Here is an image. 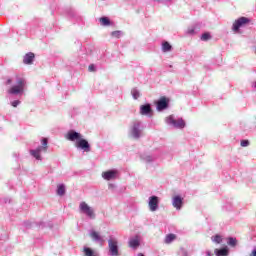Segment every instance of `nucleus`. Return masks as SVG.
Wrapping results in <instances>:
<instances>
[{"label":"nucleus","mask_w":256,"mask_h":256,"mask_svg":"<svg viewBox=\"0 0 256 256\" xmlns=\"http://www.w3.org/2000/svg\"><path fill=\"white\" fill-rule=\"evenodd\" d=\"M47 138H44L42 140V146H39L38 148H36L35 150H30V155H32V157H35L37 159V161H41L43 158L41 157V152L43 151L44 153L47 152Z\"/></svg>","instance_id":"nucleus-6"},{"label":"nucleus","mask_w":256,"mask_h":256,"mask_svg":"<svg viewBox=\"0 0 256 256\" xmlns=\"http://www.w3.org/2000/svg\"><path fill=\"white\" fill-rule=\"evenodd\" d=\"M143 159H144V161H146L147 163H151V161H153V157H151V156H146V157H144Z\"/></svg>","instance_id":"nucleus-33"},{"label":"nucleus","mask_w":256,"mask_h":256,"mask_svg":"<svg viewBox=\"0 0 256 256\" xmlns=\"http://www.w3.org/2000/svg\"><path fill=\"white\" fill-rule=\"evenodd\" d=\"M187 35H195V27H189L186 31Z\"/></svg>","instance_id":"nucleus-28"},{"label":"nucleus","mask_w":256,"mask_h":256,"mask_svg":"<svg viewBox=\"0 0 256 256\" xmlns=\"http://www.w3.org/2000/svg\"><path fill=\"white\" fill-rule=\"evenodd\" d=\"M209 39H211V34L209 33L202 34L201 41H209Z\"/></svg>","instance_id":"nucleus-27"},{"label":"nucleus","mask_w":256,"mask_h":256,"mask_svg":"<svg viewBox=\"0 0 256 256\" xmlns=\"http://www.w3.org/2000/svg\"><path fill=\"white\" fill-rule=\"evenodd\" d=\"M148 207L152 212L157 211V209H159V197L150 196L148 199Z\"/></svg>","instance_id":"nucleus-10"},{"label":"nucleus","mask_w":256,"mask_h":256,"mask_svg":"<svg viewBox=\"0 0 256 256\" xmlns=\"http://www.w3.org/2000/svg\"><path fill=\"white\" fill-rule=\"evenodd\" d=\"M57 195H59L60 197H63V195H65V186L63 184L58 185Z\"/></svg>","instance_id":"nucleus-22"},{"label":"nucleus","mask_w":256,"mask_h":256,"mask_svg":"<svg viewBox=\"0 0 256 256\" xmlns=\"http://www.w3.org/2000/svg\"><path fill=\"white\" fill-rule=\"evenodd\" d=\"M33 61H35V54L33 52L25 54L23 58L24 65H33Z\"/></svg>","instance_id":"nucleus-12"},{"label":"nucleus","mask_w":256,"mask_h":256,"mask_svg":"<svg viewBox=\"0 0 256 256\" xmlns=\"http://www.w3.org/2000/svg\"><path fill=\"white\" fill-rule=\"evenodd\" d=\"M240 145L241 147H249L250 142L249 140H241Z\"/></svg>","instance_id":"nucleus-29"},{"label":"nucleus","mask_w":256,"mask_h":256,"mask_svg":"<svg viewBox=\"0 0 256 256\" xmlns=\"http://www.w3.org/2000/svg\"><path fill=\"white\" fill-rule=\"evenodd\" d=\"M143 135V128L140 121H134L130 127L129 136L132 139H139Z\"/></svg>","instance_id":"nucleus-4"},{"label":"nucleus","mask_w":256,"mask_h":256,"mask_svg":"<svg viewBox=\"0 0 256 256\" xmlns=\"http://www.w3.org/2000/svg\"><path fill=\"white\" fill-rule=\"evenodd\" d=\"M174 0H161L162 5H171Z\"/></svg>","instance_id":"nucleus-31"},{"label":"nucleus","mask_w":256,"mask_h":256,"mask_svg":"<svg viewBox=\"0 0 256 256\" xmlns=\"http://www.w3.org/2000/svg\"><path fill=\"white\" fill-rule=\"evenodd\" d=\"M137 256H145V255H143V253H139Z\"/></svg>","instance_id":"nucleus-38"},{"label":"nucleus","mask_w":256,"mask_h":256,"mask_svg":"<svg viewBox=\"0 0 256 256\" xmlns=\"http://www.w3.org/2000/svg\"><path fill=\"white\" fill-rule=\"evenodd\" d=\"M89 236L91 237L92 241H95L96 243H103L104 241L99 232L95 230L90 231Z\"/></svg>","instance_id":"nucleus-14"},{"label":"nucleus","mask_w":256,"mask_h":256,"mask_svg":"<svg viewBox=\"0 0 256 256\" xmlns=\"http://www.w3.org/2000/svg\"><path fill=\"white\" fill-rule=\"evenodd\" d=\"M12 82H13V81H12L11 79H8V80H7V85H11Z\"/></svg>","instance_id":"nucleus-36"},{"label":"nucleus","mask_w":256,"mask_h":256,"mask_svg":"<svg viewBox=\"0 0 256 256\" xmlns=\"http://www.w3.org/2000/svg\"><path fill=\"white\" fill-rule=\"evenodd\" d=\"M171 51H173V46H171L167 41L162 42V52L171 53Z\"/></svg>","instance_id":"nucleus-18"},{"label":"nucleus","mask_w":256,"mask_h":256,"mask_svg":"<svg viewBox=\"0 0 256 256\" xmlns=\"http://www.w3.org/2000/svg\"><path fill=\"white\" fill-rule=\"evenodd\" d=\"M156 109H157V111H161V99H158L156 101Z\"/></svg>","instance_id":"nucleus-30"},{"label":"nucleus","mask_w":256,"mask_h":256,"mask_svg":"<svg viewBox=\"0 0 256 256\" xmlns=\"http://www.w3.org/2000/svg\"><path fill=\"white\" fill-rule=\"evenodd\" d=\"M214 253L216 256H227L229 255V250L227 248L215 249Z\"/></svg>","instance_id":"nucleus-19"},{"label":"nucleus","mask_w":256,"mask_h":256,"mask_svg":"<svg viewBox=\"0 0 256 256\" xmlns=\"http://www.w3.org/2000/svg\"><path fill=\"white\" fill-rule=\"evenodd\" d=\"M131 95H132L133 99H138L141 97V93L139 92V90H137V88H133L131 90Z\"/></svg>","instance_id":"nucleus-23"},{"label":"nucleus","mask_w":256,"mask_h":256,"mask_svg":"<svg viewBox=\"0 0 256 256\" xmlns=\"http://www.w3.org/2000/svg\"><path fill=\"white\" fill-rule=\"evenodd\" d=\"M175 239H177V236L175 234H168L164 239V243H166V245H169L170 243H173Z\"/></svg>","instance_id":"nucleus-20"},{"label":"nucleus","mask_w":256,"mask_h":256,"mask_svg":"<svg viewBox=\"0 0 256 256\" xmlns=\"http://www.w3.org/2000/svg\"><path fill=\"white\" fill-rule=\"evenodd\" d=\"M121 35H123V32L120 30L111 32V37H114L115 39H119Z\"/></svg>","instance_id":"nucleus-25"},{"label":"nucleus","mask_w":256,"mask_h":256,"mask_svg":"<svg viewBox=\"0 0 256 256\" xmlns=\"http://www.w3.org/2000/svg\"><path fill=\"white\" fill-rule=\"evenodd\" d=\"M169 103H171V98L162 96L161 97V111H165V109H169Z\"/></svg>","instance_id":"nucleus-16"},{"label":"nucleus","mask_w":256,"mask_h":256,"mask_svg":"<svg viewBox=\"0 0 256 256\" xmlns=\"http://www.w3.org/2000/svg\"><path fill=\"white\" fill-rule=\"evenodd\" d=\"M100 23L103 25V27H109V25H111V20H109L107 17H102L100 18Z\"/></svg>","instance_id":"nucleus-21"},{"label":"nucleus","mask_w":256,"mask_h":256,"mask_svg":"<svg viewBox=\"0 0 256 256\" xmlns=\"http://www.w3.org/2000/svg\"><path fill=\"white\" fill-rule=\"evenodd\" d=\"M20 104H21V101H19V100H15V101H13V102L11 103L12 107H17V106L20 105Z\"/></svg>","instance_id":"nucleus-32"},{"label":"nucleus","mask_w":256,"mask_h":256,"mask_svg":"<svg viewBox=\"0 0 256 256\" xmlns=\"http://www.w3.org/2000/svg\"><path fill=\"white\" fill-rule=\"evenodd\" d=\"M165 121L167 125H169L170 127H173L174 129H185V127L187 126L183 118L175 119V116L173 115H170L169 117H167Z\"/></svg>","instance_id":"nucleus-3"},{"label":"nucleus","mask_w":256,"mask_h":256,"mask_svg":"<svg viewBox=\"0 0 256 256\" xmlns=\"http://www.w3.org/2000/svg\"><path fill=\"white\" fill-rule=\"evenodd\" d=\"M172 205L176 208V211H181V208L183 207V198H181V196H174L172 198Z\"/></svg>","instance_id":"nucleus-11"},{"label":"nucleus","mask_w":256,"mask_h":256,"mask_svg":"<svg viewBox=\"0 0 256 256\" xmlns=\"http://www.w3.org/2000/svg\"><path fill=\"white\" fill-rule=\"evenodd\" d=\"M111 187H113V184H109V189H111Z\"/></svg>","instance_id":"nucleus-39"},{"label":"nucleus","mask_w":256,"mask_h":256,"mask_svg":"<svg viewBox=\"0 0 256 256\" xmlns=\"http://www.w3.org/2000/svg\"><path fill=\"white\" fill-rule=\"evenodd\" d=\"M88 70H89V71H95V65L91 64V65L88 67Z\"/></svg>","instance_id":"nucleus-35"},{"label":"nucleus","mask_w":256,"mask_h":256,"mask_svg":"<svg viewBox=\"0 0 256 256\" xmlns=\"http://www.w3.org/2000/svg\"><path fill=\"white\" fill-rule=\"evenodd\" d=\"M119 177V171L116 169L107 170L105 172H102V179L105 181H113Z\"/></svg>","instance_id":"nucleus-8"},{"label":"nucleus","mask_w":256,"mask_h":256,"mask_svg":"<svg viewBox=\"0 0 256 256\" xmlns=\"http://www.w3.org/2000/svg\"><path fill=\"white\" fill-rule=\"evenodd\" d=\"M250 256H256V246L253 247L252 252L250 253Z\"/></svg>","instance_id":"nucleus-34"},{"label":"nucleus","mask_w":256,"mask_h":256,"mask_svg":"<svg viewBox=\"0 0 256 256\" xmlns=\"http://www.w3.org/2000/svg\"><path fill=\"white\" fill-rule=\"evenodd\" d=\"M153 114V110L151 109V104H144L140 106V115H149Z\"/></svg>","instance_id":"nucleus-13"},{"label":"nucleus","mask_w":256,"mask_h":256,"mask_svg":"<svg viewBox=\"0 0 256 256\" xmlns=\"http://www.w3.org/2000/svg\"><path fill=\"white\" fill-rule=\"evenodd\" d=\"M206 256H211V251H207Z\"/></svg>","instance_id":"nucleus-37"},{"label":"nucleus","mask_w":256,"mask_h":256,"mask_svg":"<svg viewBox=\"0 0 256 256\" xmlns=\"http://www.w3.org/2000/svg\"><path fill=\"white\" fill-rule=\"evenodd\" d=\"M212 241L213 243H221L223 241V238L220 235H216L214 237H212Z\"/></svg>","instance_id":"nucleus-26"},{"label":"nucleus","mask_w":256,"mask_h":256,"mask_svg":"<svg viewBox=\"0 0 256 256\" xmlns=\"http://www.w3.org/2000/svg\"><path fill=\"white\" fill-rule=\"evenodd\" d=\"M117 245H118L117 240H115V239L108 240V247H109L110 255H112V256L119 255V246H117Z\"/></svg>","instance_id":"nucleus-9"},{"label":"nucleus","mask_w":256,"mask_h":256,"mask_svg":"<svg viewBox=\"0 0 256 256\" xmlns=\"http://www.w3.org/2000/svg\"><path fill=\"white\" fill-rule=\"evenodd\" d=\"M141 245L140 240H139V236H135L134 238H131L129 240V247H131L132 249H137V247H139Z\"/></svg>","instance_id":"nucleus-15"},{"label":"nucleus","mask_w":256,"mask_h":256,"mask_svg":"<svg viewBox=\"0 0 256 256\" xmlns=\"http://www.w3.org/2000/svg\"><path fill=\"white\" fill-rule=\"evenodd\" d=\"M154 1H158L159 2V0H154Z\"/></svg>","instance_id":"nucleus-40"},{"label":"nucleus","mask_w":256,"mask_h":256,"mask_svg":"<svg viewBox=\"0 0 256 256\" xmlns=\"http://www.w3.org/2000/svg\"><path fill=\"white\" fill-rule=\"evenodd\" d=\"M65 139L67 141L75 142V147L77 149H82V151H85L86 153H89L91 151V145L89 144V141L83 138V135L75 130H69L65 134Z\"/></svg>","instance_id":"nucleus-1"},{"label":"nucleus","mask_w":256,"mask_h":256,"mask_svg":"<svg viewBox=\"0 0 256 256\" xmlns=\"http://www.w3.org/2000/svg\"><path fill=\"white\" fill-rule=\"evenodd\" d=\"M79 211L83 215H86V217H89V219H95V209H93V207L89 206V204H87V202L80 203Z\"/></svg>","instance_id":"nucleus-5"},{"label":"nucleus","mask_w":256,"mask_h":256,"mask_svg":"<svg viewBox=\"0 0 256 256\" xmlns=\"http://www.w3.org/2000/svg\"><path fill=\"white\" fill-rule=\"evenodd\" d=\"M26 87H27V81L24 78L17 77L16 85H13L8 90V93L10 95H21V93H24Z\"/></svg>","instance_id":"nucleus-2"},{"label":"nucleus","mask_w":256,"mask_h":256,"mask_svg":"<svg viewBox=\"0 0 256 256\" xmlns=\"http://www.w3.org/2000/svg\"><path fill=\"white\" fill-rule=\"evenodd\" d=\"M84 256H99V253L87 246H84L83 248Z\"/></svg>","instance_id":"nucleus-17"},{"label":"nucleus","mask_w":256,"mask_h":256,"mask_svg":"<svg viewBox=\"0 0 256 256\" xmlns=\"http://www.w3.org/2000/svg\"><path fill=\"white\" fill-rule=\"evenodd\" d=\"M227 244L230 247H236L237 246V238L229 237Z\"/></svg>","instance_id":"nucleus-24"},{"label":"nucleus","mask_w":256,"mask_h":256,"mask_svg":"<svg viewBox=\"0 0 256 256\" xmlns=\"http://www.w3.org/2000/svg\"><path fill=\"white\" fill-rule=\"evenodd\" d=\"M247 23H251V20L249 18L247 17L238 18L232 24V31L234 33H239V29H241V27H245Z\"/></svg>","instance_id":"nucleus-7"}]
</instances>
